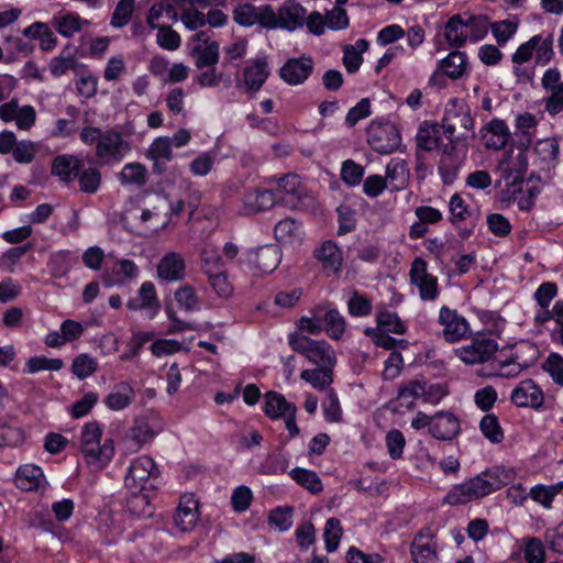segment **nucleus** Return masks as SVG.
Wrapping results in <instances>:
<instances>
[{"mask_svg": "<svg viewBox=\"0 0 563 563\" xmlns=\"http://www.w3.org/2000/svg\"><path fill=\"white\" fill-rule=\"evenodd\" d=\"M488 230L497 238H506L511 232V223L501 213H490L486 219Z\"/></svg>", "mask_w": 563, "mask_h": 563, "instance_id": "63", "label": "nucleus"}, {"mask_svg": "<svg viewBox=\"0 0 563 563\" xmlns=\"http://www.w3.org/2000/svg\"><path fill=\"white\" fill-rule=\"evenodd\" d=\"M377 328L379 330L391 332L395 334H404L406 333V325L400 320L396 312L391 311H382L377 314L376 318Z\"/></svg>", "mask_w": 563, "mask_h": 563, "instance_id": "54", "label": "nucleus"}, {"mask_svg": "<svg viewBox=\"0 0 563 563\" xmlns=\"http://www.w3.org/2000/svg\"><path fill=\"white\" fill-rule=\"evenodd\" d=\"M288 459L282 453H268L257 466V472L264 475L284 474L288 468Z\"/></svg>", "mask_w": 563, "mask_h": 563, "instance_id": "45", "label": "nucleus"}, {"mask_svg": "<svg viewBox=\"0 0 563 563\" xmlns=\"http://www.w3.org/2000/svg\"><path fill=\"white\" fill-rule=\"evenodd\" d=\"M533 152L543 167L550 168L558 162L560 152L559 140L556 137L540 139L534 143Z\"/></svg>", "mask_w": 563, "mask_h": 563, "instance_id": "31", "label": "nucleus"}, {"mask_svg": "<svg viewBox=\"0 0 563 563\" xmlns=\"http://www.w3.org/2000/svg\"><path fill=\"white\" fill-rule=\"evenodd\" d=\"M139 297L142 309L152 310L153 316L156 314L159 308V301L157 299L154 284L151 282H144L139 289Z\"/></svg>", "mask_w": 563, "mask_h": 563, "instance_id": "61", "label": "nucleus"}, {"mask_svg": "<svg viewBox=\"0 0 563 563\" xmlns=\"http://www.w3.org/2000/svg\"><path fill=\"white\" fill-rule=\"evenodd\" d=\"M131 144L122 133L114 130H104L96 146V157L101 165H113L123 161L130 153Z\"/></svg>", "mask_w": 563, "mask_h": 563, "instance_id": "4", "label": "nucleus"}, {"mask_svg": "<svg viewBox=\"0 0 563 563\" xmlns=\"http://www.w3.org/2000/svg\"><path fill=\"white\" fill-rule=\"evenodd\" d=\"M269 75L268 65L265 58L254 59L244 69V86L246 91H258Z\"/></svg>", "mask_w": 563, "mask_h": 563, "instance_id": "25", "label": "nucleus"}, {"mask_svg": "<svg viewBox=\"0 0 563 563\" xmlns=\"http://www.w3.org/2000/svg\"><path fill=\"white\" fill-rule=\"evenodd\" d=\"M190 54L199 69L216 66L219 62V44L211 41L207 31H200L191 40Z\"/></svg>", "mask_w": 563, "mask_h": 563, "instance_id": "9", "label": "nucleus"}, {"mask_svg": "<svg viewBox=\"0 0 563 563\" xmlns=\"http://www.w3.org/2000/svg\"><path fill=\"white\" fill-rule=\"evenodd\" d=\"M166 16L169 21L177 20V12L173 4L164 1L155 2L148 12L147 15V24L151 29H156L159 26V19Z\"/></svg>", "mask_w": 563, "mask_h": 563, "instance_id": "51", "label": "nucleus"}, {"mask_svg": "<svg viewBox=\"0 0 563 563\" xmlns=\"http://www.w3.org/2000/svg\"><path fill=\"white\" fill-rule=\"evenodd\" d=\"M498 350V343L487 336L474 338L468 344L454 350L455 355L467 365L488 362Z\"/></svg>", "mask_w": 563, "mask_h": 563, "instance_id": "7", "label": "nucleus"}, {"mask_svg": "<svg viewBox=\"0 0 563 563\" xmlns=\"http://www.w3.org/2000/svg\"><path fill=\"white\" fill-rule=\"evenodd\" d=\"M207 278L209 286L219 298L229 299L233 296L234 287L229 280V276L225 271L211 274L207 276Z\"/></svg>", "mask_w": 563, "mask_h": 563, "instance_id": "49", "label": "nucleus"}, {"mask_svg": "<svg viewBox=\"0 0 563 563\" xmlns=\"http://www.w3.org/2000/svg\"><path fill=\"white\" fill-rule=\"evenodd\" d=\"M446 115L452 122H455L459 136L467 137L468 131L474 128V120L471 117L470 110L465 106H461L454 110H448Z\"/></svg>", "mask_w": 563, "mask_h": 563, "instance_id": "50", "label": "nucleus"}, {"mask_svg": "<svg viewBox=\"0 0 563 563\" xmlns=\"http://www.w3.org/2000/svg\"><path fill=\"white\" fill-rule=\"evenodd\" d=\"M479 429L483 435L494 444L500 443L504 440V431L499 420L493 413H487L482 418Z\"/></svg>", "mask_w": 563, "mask_h": 563, "instance_id": "52", "label": "nucleus"}, {"mask_svg": "<svg viewBox=\"0 0 563 563\" xmlns=\"http://www.w3.org/2000/svg\"><path fill=\"white\" fill-rule=\"evenodd\" d=\"M156 271L162 280L179 282L186 275L185 260L177 252H168L157 263Z\"/></svg>", "mask_w": 563, "mask_h": 563, "instance_id": "17", "label": "nucleus"}, {"mask_svg": "<svg viewBox=\"0 0 563 563\" xmlns=\"http://www.w3.org/2000/svg\"><path fill=\"white\" fill-rule=\"evenodd\" d=\"M342 536L343 530L340 520L336 518H329L325 522L323 532L325 549L328 552H334L338 549Z\"/></svg>", "mask_w": 563, "mask_h": 563, "instance_id": "55", "label": "nucleus"}, {"mask_svg": "<svg viewBox=\"0 0 563 563\" xmlns=\"http://www.w3.org/2000/svg\"><path fill=\"white\" fill-rule=\"evenodd\" d=\"M79 188L85 194H95L101 185V173L96 167H88L78 173Z\"/></svg>", "mask_w": 563, "mask_h": 563, "instance_id": "53", "label": "nucleus"}, {"mask_svg": "<svg viewBox=\"0 0 563 563\" xmlns=\"http://www.w3.org/2000/svg\"><path fill=\"white\" fill-rule=\"evenodd\" d=\"M43 479V471L38 466L26 464L18 470L15 484L19 488L30 492L37 489Z\"/></svg>", "mask_w": 563, "mask_h": 563, "instance_id": "34", "label": "nucleus"}, {"mask_svg": "<svg viewBox=\"0 0 563 563\" xmlns=\"http://www.w3.org/2000/svg\"><path fill=\"white\" fill-rule=\"evenodd\" d=\"M426 536L420 532L411 544V556L415 563H433L437 558L435 547L431 539L424 540Z\"/></svg>", "mask_w": 563, "mask_h": 563, "instance_id": "36", "label": "nucleus"}, {"mask_svg": "<svg viewBox=\"0 0 563 563\" xmlns=\"http://www.w3.org/2000/svg\"><path fill=\"white\" fill-rule=\"evenodd\" d=\"M268 523L279 531H287L292 525V508L277 507L269 512Z\"/></svg>", "mask_w": 563, "mask_h": 563, "instance_id": "59", "label": "nucleus"}, {"mask_svg": "<svg viewBox=\"0 0 563 563\" xmlns=\"http://www.w3.org/2000/svg\"><path fill=\"white\" fill-rule=\"evenodd\" d=\"M306 9L295 0H286L276 14L277 26L288 31L302 27L306 19Z\"/></svg>", "mask_w": 563, "mask_h": 563, "instance_id": "19", "label": "nucleus"}, {"mask_svg": "<svg viewBox=\"0 0 563 563\" xmlns=\"http://www.w3.org/2000/svg\"><path fill=\"white\" fill-rule=\"evenodd\" d=\"M426 395V383L419 380H410L407 384L400 386L398 390V402L400 407L406 409H412L416 400L424 397Z\"/></svg>", "mask_w": 563, "mask_h": 563, "instance_id": "37", "label": "nucleus"}, {"mask_svg": "<svg viewBox=\"0 0 563 563\" xmlns=\"http://www.w3.org/2000/svg\"><path fill=\"white\" fill-rule=\"evenodd\" d=\"M246 261L258 273L269 274L274 272L282 261V252L278 245L269 244L260 246L246 253Z\"/></svg>", "mask_w": 563, "mask_h": 563, "instance_id": "14", "label": "nucleus"}, {"mask_svg": "<svg viewBox=\"0 0 563 563\" xmlns=\"http://www.w3.org/2000/svg\"><path fill=\"white\" fill-rule=\"evenodd\" d=\"M366 135L371 148L383 155L394 153L401 143L398 129L390 122H372L366 130Z\"/></svg>", "mask_w": 563, "mask_h": 563, "instance_id": "5", "label": "nucleus"}, {"mask_svg": "<svg viewBox=\"0 0 563 563\" xmlns=\"http://www.w3.org/2000/svg\"><path fill=\"white\" fill-rule=\"evenodd\" d=\"M234 21L242 26L260 24L263 27L277 26L276 13L269 5L254 7L252 4L239 5L233 11Z\"/></svg>", "mask_w": 563, "mask_h": 563, "instance_id": "10", "label": "nucleus"}, {"mask_svg": "<svg viewBox=\"0 0 563 563\" xmlns=\"http://www.w3.org/2000/svg\"><path fill=\"white\" fill-rule=\"evenodd\" d=\"M146 157L153 161V170L162 173L163 166L173 159L172 141L168 136H159L150 145Z\"/></svg>", "mask_w": 563, "mask_h": 563, "instance_id": "26", "label": "nucleus"}, {"mask_svg": "<svg viewBox=\"0 0 563 563\" xmlns=\"http://www.w3.org/2000/svg\"><path fill=\"white\" fill-rule=\"evenodd\" d=\"M200 260L201 271L206 276L225 271L222 257L213 249H203Z\"/></svg>", "mask_w": 563, "mask_h": 563, "instance_id": "56", "label": "nucleus"}, {"mask_svg": "<svg viewBox=\"0 0 563 563\" xmlns=\"http://www.w3.org/2000/svg\"><path fill=\"white\" fill-rule=\"evenodd\" d=\"M364 333L371 338L377 346H380L385 350H405L408 346V342L406 340L394 339L388 334V332L376 328H366Z\"/></svg>", "mask_w": 563, "mask_h": 563, "instance_id": "47", "label": "nucleus"}, {"mask_svg": "<svg viewBox=\"0 0 563 563\" xmlns=\"http://www.w3.org/2000/svg\"><path fill=\"white\" fill-rule=\"evenodd\" d=\"M158 473L155 462L147 455L134 459L124 478L125 487L130 492H143L146 483Z\"/></svg>", "mask_w": 563, "mask_h": 563, "instance_id": "11", "label": "nucleus"}, {"mask_svg": "<svg viewBox=\"0 0 563 563\" xmlns=\"http://www.w3.org/2000/svg\"><path fill=\"white\" fill-rule=\"evenodd\" d=\"M385 179L391 190L404 189L409 180L407 163L399 157L391 158L386 166Z\"/></svg>", "mask_w": 563, "mask_h": 563, "instance_id": "29", "label": "nucleus"}, {"mask_svg": "<svg viewBox=\"0 0 563 563\" xmlns=\"http://www.w3.org/2000/svg\"><path fill=\"white\" fill-rule=\"evenodd\" d=\"M511 401L518 407L539 409L543 406L544 395L532 379L522 380L511 393Z\"/></svg>", "mask_w": 563, "mask_h": 563, "instance_id": "16", "label": "nucleus"}, {"mask_svg": "<svg viewBox=\"0 0 563 563\" xmlns=\"http://www.w3.org/2000/svg\"><path fill=\"white\" fill-rule=\"evenodd\" d=\"M158 30L156 35L157 44L167 51H175L180 45L179 34L172 29L169 25H163L156 27Z\"/></svg>", "mask_w": 563, "mask_h": 563, "instance_id": "62", "label": "nucleus"}, {"mask_svg": "<svg viewBox=\"0 0 563 563\" xmlns=\"http://www.w3.org/2000/svg\"><path fill=\"white\" fill-rule=\"evenodd\" d=\"M199 517L198 500L192 494H184L174 515L175 526L181 532H189L197 526Z\"/></svg>", "mask_w": 563, "mask_h": 563, "instance_id": "15", "label": "nucleus"}, {"mask_svg": "<svg viewBox=\"0 0 563 563\" xmlns=\"http://www.w3.org/2000/svg\"><path fill=\"white\" fill-rule=\"evenodd\" d=\"M277 201L276 192L268 189H255L243 197V211L254 214L271 209Z\"/></svg>", "mask_w": 563, "mask_h": 563, "instance_id": "22", "label": "nucleus"}, {"mask_svg": "<svg viewBox=\"0 0 563 563\" xmlns=\"http://www.w3.org/2000/svg\"><path fill=\"white\" fill-rule=\"evenodd\" d=\"M511 133L504 120L493 119L482 129V139L487 148L503 150L509 142Z\"/></svg>", "mask_w": 563, "mask_h": 563, "instance_id": "21", "label": "nucleus"}, {"mask_svg": "<svg viewBox=\"0 0 563 563\" xmlns=\"http://www.w3.org/2000/svg\"><path fill=\"white\" fill-rule=\"evenodd\" d=\"M460 431L457 418L449 412H438L432 416L430 434L438 440H451Z\"/></svg>", "mask_w": 563, "mask_h": 563, "instance_id": "23", "label": "nucleus"}, {"mask_svg": "<svg viewBox=\"0 0 563 563\" xmlns=\"http://www.w3.org/2000/svg\"><path fill=\"white\" fill-rule=\"evenodd\" d=\"M277 199L291 209L305 210L313 206V198L301 187L299 176L288 174L278 180Z\"/></svg>", "mask_w": 563, "mask_h": 563, "instance_id": "6", "label": "nucleus"}, {"mask_svg": "<svg viewBox=\"0 0 563 563\" xmlns=\"http://www.w3.org/2000/svg\"><path fill=\"white\" fill-rule=\"evenodd\" d=\"M290 408H296V406L288 402L282 394L277 391H268L265 395L264 412L269 418H282L287 412H290Z\"/></svg>", "mask_w": 563, "mask_h": 563, "instance_id": "38", "label": "nucleus"}, {"mask_svg": "<svg viewBox=\"0 0 563 563\" xmlns=\"http://www.w3.org/2000/svg\"><path fill=\"white\" fill-rule=\"evenodd\" d=\"M444 37L448 44L455 48H460L466 43L468 40L466 26L460 14L449 19L444 27Z\"/></svg>", "mask_w": 563, "mask_h": 563, "instance_id": "35", "label": "nucleus"}, {"mask_svg": "<svg viewBox=\"0 0 563 563\" xmlns=\"http://www.w3.org/2000/svg\"><path fill=\"white\" fill-rule=\"evenodd\" d=\"M313 70L311 57L288 59L280 68V77L289 85H299L307 80Z\"/></svg>", "mask_w": 563, "mask_h": 563, "instance_id": "18", "label": "nucleus"}, {"mask_svg": "<svg viewBox=\"0 0 563 563\" xmlns=\"http://www.w3.org/2000/svg\"><path fill=\"white\" fill-rule=\"evenodd\" d=\"M409 277L411 285L418 289L421 300L433 301L438 298V278L428 272L424 260L417 257L412 261Z\"/></svg>", "mask_w": 563, "mask_h": 563, "instance_id": "8", "label": "nucleus"}, {"mask_svg": "<svg viewBox=\"0 0 563 563\" xmlns=\"http://www.w3.org/2000/svg\"><path fill=\"white\" fill-rule=\"evenodd\" d=\"M316 258L321 263L322 268L328 273H338L343 263L342 252L332 241H325L314 251Z\"/></svg>", "mask_w": 563, "mask_h": 563, "instance_id": "24", "label": "nucleus"}, {"mask_svg": "<svg viewBox=\"0 0 563 563\" xmlns=\"http://www.w3.org/2000/svg\"><path fill=\"white\" fill-rule=\"evenodd\" d=\"M126 510L135 518H150L154 512L148 496L143 492H130L126 498Z\"/></svg>", "mask_w": 563, "mask_h": 563, "instance_id": "39", "label": "nucleus"}, {"mask_svg": "<svg viewBox=\"0 0 563 563\" xmlns=\"http://www.w3.org/2000/svg\"><path fill=\"white\" fill-rule=\"evenodd\" d=\"M467 68V56L461 51H453L446 57L439 60L435 73L431 76L432 84L438 74H443L456 80L464 76Z\"/></svg>", "mask_w": 563, "mask_h": 563, "instance_id": "20", "label": "nucleus"}, {"mask_svg": "<svg viewBox=\"0 0 563 563\" xmlns=\"http://www.w3.org/2000/svg\"><path fill=\"white\" fill-rule=\"evenodd\" d=\"M289 475L298 485L312 494H318L323 488L321 479L313 471L296 467L290 471Z\"/></svg>", "mask_w": 563, "mask_h": 563, "instance_id": "44", "label": "nucleus"}, {"mask_svg": "<svg viewBox=\"0 0 563 563\" xmlns=\"http://www.w3.org/2000/svg\"><path fill=\"white\" fill-rule=\"evenodd\" d=\"M24 440V432L20 427L0 423V448L18 446Z\"/></svg>", "mask_w": 563, "mask_h": 563, "instance_id": "60", "label": "nucleus"}, {"mask_svg": "<svg viewBox=\"0 0 563 563\" xmlns=\"http://www.w3.org/2000/svg\"><path fill=\"white\" fill-rule=\"evenodd\" d=\"M522 181V172L514 170L509 167L503 168L501 179L497 181V186L500 187V199L503 201L515 199L516 194L521 191Z\"/></svg>", "mask_w": 563, "mask_h": 563, "instance_id": "28", "label": "nucleus"}, {"mask_svg": "<svg viewBox=\"0 0 563 563\" xmlns=\"http://www.w3.org/2000/svg\"><path fill=\"white\" fill-rule=\"evenodd\" d=\"M157 434L148 420L144 418L135 419L133 426L129 430V438L136 443L137 446L151 441Z\"/></svg>", "mask_w": 563, "mask_h": 563, "instance_id": "46", "label": "nucleus"}, {"mask_svg": "<svg viewBox=\"0 0 563 563\" xmlns=\"http://www.w3.org/2000/svg\"><path fill=\"white\" fill-rule=\"evenodd\" d=\"M77 64L75 49L65 48L58 56L51 59L48 67L54 77H60L68 70L75 69Z\"/></svg>", "mask_w": 563, "mask_h": 563, "instance_id": "42", "label": "nucleus"}, {"mask_svg": "<svg viewBox=\"0 0 563 563\" xmlns=\"http://www.w3.org/2000/svg\"><path fill=\"white\" fill-rule=\"evenodd\" d=\"M102 428L97 421L82 426L79 437V451L88 466L95 471L104 468L114 455V442L106 438L101 442Z\"/></svg>", "mask_w": 563, "mask_h": 563, "instance_id": "2", "label": "nucleus"}, {"mask_svg": "<svg viewBox=\"0 0 563 563\" xmlns=\"http://www.w3.org/2000/svg\"><path fill=\"white\" fill-rule=\"evenodd\" d=\"M333 367L334 365H328L318 366L312 369H303L300 373V378L316 389L327 390L333 383Z\"/></svg>", "mask_w": 563, "mask_h": 563, "instance_id": "32", "label": "nucleus"}, {"mask_svg": "<svg viewBox=\"0 0 563 563\" xmlns=\"http://www.w3.org/2000/svg\"><path fill=\"white\" fill-rule=\"evenodd\" d=\"M135 398L133 387L126 383L121 382L112 388L110 394L106 397L104 404L111 410H122L129 407Z\"/></svg>", "mask_w": 563, "mask_h": 563, "instance_id": "30", "label": "nucleus"}, {"mask_svg": "<svg viewBox=\"0 0 563 563\" xmlns=\"http://www.w3.org/2000/svg\"><path fill=\"white\" fill-rule=\"evenodd\" d=\"M542 88L549 92L544 99L545 110L555 115L563 111V82L561 81V73L558 68H549L541 78Z\"/></svg>", "mask_w": 563, "mask_h": 563, "instance_id": "12", "label": "nucleus"}, {"mask_svg": "<svg viewBox=\"0 0 563 563\" xmlns=\"http://www.w3.org/2000/svg\"><path fill=\"white\" fill-rule=\"evenodd\" d=\"M439 323L443 327V338L446 342H457L470 332L466 319L445 306L440 309Z\"/></svg>", "mask_w": 563, "mask_h": 563, "instance_id": "13", "label": "nucleus"}, {"mask_svg": "<svg viewBox=\"0 0 563 563\" xmlns=\"http://www.w3.org/2000/svg\"><path fill=\"white\" fill-rule=\"evenodd\" d=\"M87 23V21L81 20L78 15L73 13L55 15L52 20V25L65 37L73 36L81 30L84 24Z\"/></svg>", "mask_w": 563, "mask_h": 563, "instance_id": "41", "label": "nucleus"}, {"mask_svg": "<svg viewBox=\"0 0 563 563\" xmlns=\"http://www.w3.org/2000/svg\"><path fill=\"white\" fill-rule=\"evenodd\" d=\"M417 145L427 152L440 147V126L424 122L420 125L417 133Z\"/></svg>", "mask_w": 563, "mask_h": 563, "instance_id": "40", "label": "nucleus"}, {"mask_svg": "<svg viewBox=\"0 0 563 563\" xmlns=\"http://www.w3.org/2000/svg\"><path fill=\"white\" fill-rule=\"evenodd\" d=\"M516 473L512 468L496 465L465 483L455 485L444 497L449 505H464L470 501L483 498L515 479Z\"/></svg>", "mask_w": 563, "mask_h": 563, "instance_id": "1", "label": "nucleus"}, {"mask_svg": "<svg viewBox=\"0 0 563 563\" xmlns=\"http://www.w3.org/2000/svg\"><path fill=\"white\" fill-rule=\"evenodd\" d=\"M117 178L122 186L142 187L147 181V170L139 162L128 163L118 173Z\"/></svg>", "mask_w": 563, "mask_h": 563, "instance_id": "33", "label": "nucleus"}, {"mask_svg": "<svg viewBox=\"0 0 563 563\" xmlns=\"http://www.w3.org/2000/svg\"><path fill=\"white\" fill-rule=\"evenodd\" d=\"M542 368L549 373L553 382L563 386V357L558 353H551L543 362Z\"/></svg>", "mask_w": 563, "mask_h": 563, "instance_id": "64", "label": "nucleus"}, {"mask_svg": "<svg viewBox=\"0 0 563 563\" xmlns=\"http://www.w3.org/2000/svg\"><path fill=\"white\" fill-rule=\"evenodd\" d=\"M274 234L278 242L294 243L301 240V227L294 219L286 218L275 225Z\"/></svg>", "mask_w": 563, "mask_h": 563, "instance_id": "43", "label": "nucleus"}, {"mask_svg": "<svg viewBox=\"0 0 563 563\" xmlns=\"http://www.w3.org/2000/svg\"><path fill=\"white\" fill-rule=\"evenodd\" d=\"M81 161L74 155H59L52 164V174L57 176L60 181L71 183L81 170Z\"/></svg>", "mask_w": 563, "mask_h": 563, "instance_id": "27", "label": "nucleus"}, {"mask_svg": "<svg viewBox=\"0 0 563 563\" xmlns=\"http://www.w3.org/2000/svg\"><path fill=\"white\" fill-rule=\"evenodd\" d=\"M324 323L325 330L332 339L338 340L345 332V319L336 309H330L325 312Z\"/></svg>", "mask_w": 563, "mask_h": 563, "instance_id": "57", "label": "nucleus"}, {"mask_svg": "<svg viewBox=\"0 0 563 563\" xmlns=\"http://www.w3.org/2000/svg\"><path fill=\"white\" fill-rule=\"evenodd\" d=\"M289 345L317 366L335 365V354L325 341H316L306 335H290Z\"/></svg>", "mask_w": 563, "mask_h": 563, "instance_id": "3", "label": "nucleus"}, {"mask_svg": "<svg viewBox=\"0 0 563 563\" xmlns=\"http://www.w3.org/2000/svg\"><path fill=\"white\" fill-rule=\"evenodd\" d=\"M175 300L185 311H197L200 309V299L196 289L189 285H183L175 291Z\"/></svg>", "mask_w": 563, "mask_h": 563, "instance_id": "48", "label": "nucleus"}, {"mask_svg": "<svg viewBox=\"0 0 563 563\" xmlns=\"http://www.w3.org/2000/svg\"><path fill=\"white\" fill-rule=\"evenodd\" d=\"M40 146L37 143L23 140L18 142L12 153L13 159L19 164H30L37 154Z\"/></svg>", "mask_w": 563, "mask_h": 563, "instance_id": "58", "label": "nucleus"}]
</instances>
